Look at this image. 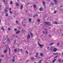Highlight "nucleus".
Masks as SVG:
<instances>
[{
  "label": "nucleus",
  "instance_id": "f257e3e1",
  "mask_svg": "<svg viewBox=\"0 0 63 63\" xmlns=\"http://www.w3.org/2000/svg\"><path fill=\"white\" fill-rule=\"evenodd\" d=\"M38 45L40 47H43V45L42 44H40L38 43Z\"/></svg>",
  "mask_w": 63,
  "mask_h": 63
},
{
  "label": "nucleus",
  "instance_id": "f03ea898",
  "mask_svg": "<svg viewBox=\"0 0 63 63\" xmlns=\"http://www.w3.org/2000/svg\"><path fill=\"white\" fill-rule=\"evenodd\" d=\"M57 48H54V52H56V50H57Z\"/></svg>",
  "mask_w": 63,
  "mask_h": 63
},
{
  "label": "nucleus",
  "instance_id": "7ed1b4c3",
  "mask_svg": "<svg viewBox=\"0 0 63 63\" xmlns=\"http://www.w3.org/2000/svg\"><path fill=\"white\" fill-rule=\"evenodd\" d=\"M53 0L54 1V3L55 4H57V0Z\"/></svg>",
  "mask_w": 63,
  "mask_h": 63
},
{
  "label": "nucleus",
  "instance_id": "20e7f679",
  "mask_svg": "<svg viewBox=\"0 0 63 63\" xmlns=\"http://www.w3.org/2000/svg\"><path fill=\"white\" fill-rule=\"evenodd\" d=\"M19 32H20V31H19L18 30V31H17V32H16V34H18V33H19Z\"/></svg>",
  "mask_w": 63,
  "mask_h": 63
},
{
  "label": "nucleus",
  "instance_id": "39448f33",
  "mask_svg": "<svg viewBox=\"0 0 63 63\" xmlns=\"http://www.w3.org/2000/svg\"><path fill=\"white\" fill-rule=\"evenodd\" d=\"M56 59H54L52 61V62L53 63H54L55 62V61H56Z\"/></svg>",
  "mask_w": 63,
  "mask_h": 63
},
{
  "label": "nucleus",
  "instance_id": "423d86ee",
  "mask_svg": "<svg viewBox=\"0 0 63 63\" xmlns=\"http://www.w3.org/2000/svg\"><path fill=\"white\" fill-rule=\"evenodd\" d=\"M43 10V8L42 7L40 8L39 9V10L40 11H42Z\"/></svg>",
  "mask_w": 63,
  "mask_h": 63
},
{
  "label": "nucleus",
  "instance_id": "0eeeda50",
  "mask_svg": "<svg viewBox=\"0 0 63 63\" xmlns=\"http://www.w3.org/2000/svg\"><path fill=\"white\" fill-rule=\"evenodd\" d=\"M48 22H45V25H47L48 24Z\"/></svg>",
  "mask_w": 63,
  "mask_h": 63
},
{
  "label": "nucleus",
  "instance_id": "6e6552de",
  "mask_svg": "<svg viewBox=\"0 0 63 63\" xmlns=\"http://www.w3.org/2000/svg\"><path fill=\"white\" fill-rule=\"evenodd\" d=\"M30 37V34H29L27 36V39H29Z\"/></svg>",
  "mask_w": 63,
  "mask_h": 63
},
{
  "label": "nucleus",
  "instance_id": "1a4fd4ad",
  "mask_svg": "<svg viewBox=\"0 0 63 63\" xmlns=\"http://www.w3.org/2000/svg\"><path fill=\"white\" fill-rule=\"evenodd\" d=\"M20 9H23V5H21Z\"/></svg>",
  "mask_w": 63,
  "mask_h": 63
},
{
  "label": "nucleus",
  "instance_id": "9d476101",
  "mask_svg": "<svg viewBox=\"0 0 63 63\" xmlns=\"http://www.w3.org/2000/svg\"><path fill=\"white\" fill-rule=\"evenodd\" d=\"M39 54L38 53H36V56L35 57H38V55Z\"/></svg>",
  "mask_w": 63,
  "mask_h": 63
},
{
  "label": "nucleus",
  "instance_id": "9b49d317",
  "mask_svg": "<svg viewBox=\"0 0 63 63\" xmlns=\"http://www.w3.org/2000/svg\"><path fill=\"white\" fill-rule=\"evenodd\" d=\"M7 52V50H4V53H6Z\"/></svg>",
  "mask_w": 63,
  "mask_h": 63
},
{
  "label": "nucleus",
  "instance_id": "f8f14e48",
  "mask_svg": "<svg viewBox=\"0 0 63 63\" xmlns=\"http://www.w3.org/2000/svg\"><path fill=\"white\" fill-rule=\"evenodd\" d=\"M14 52H16V51H17V50H16V49H14Z\"/></svg>",
  "mask_w": 63,
  "mask_h": 63
},
{
  "label": "nucleus",
  "instance_id": "ddd939ff",
  "mask_svg": "<svg viewBox=\"0 0 63 63\" xmlns=\"http://www.w3.org/2000/svg\"><path fill=\"white\" fill-rule=\"evenodd\" d=\"M42 4L43 5H45V2L44 1H43Z\"/></svg>",
  "mask_w": 63,
  "mask_h": 63
},
{
  "label": "nucleus",
  "instance_id": "4468645a",
  "mask_svg": "<svg viewBox=\"0 0 63 63\" xmlns=\"http://www.w3.org/2000/svg\"><path fill=\"white\" fill-rule=\"evenodd\" d=\"M31 59L32 60H35V59L34 58H31Z\"/></svg>",
  "mask_w": 63,
  "mask_h": 63
},
{
  "label": "nucleus",
  "instance_id": "2eb2a0df",
  "mask_svg": "<svg viewBox=\"0 0 63 63\" xmlns=\"http://www.w3.org/2000/svg\"><path fill=\"white\" fill-rule=\"evenodd\" d=\"M12 61L13 62H14L15 61V60L14 59H13L12 60Z\"/></svg>",
  "mask_w": 63,
  "mask_h": 63
},
{
  "label": "nucleus",
  "instance_id": "dca6fc26",
  "mask_svg": "<svg viewBox=\"0 0 63 63\" xmlns=\"http://www.w3.org/2000/svg\"><path fill=\"white\" fill-rule=\"evenodd\" d=\"M10 4H11V5H12V4H13V2L12 1H11L10 2Z\"/></svg>",
  "mask_w": 63,
  "mask_h": 63
},
{
  "label": "nucleus",
  "instance_id": "f3484780",
  "mask_svg": "<svg viewBox=\"0 0 63 63\" xmlns=\"http://www.w3.org/2000/svg\"><path fill=\"white\" fill-rule=\"evenodd\" d=\"M7 12V9H5L4 12V13H6Z\"/></svg>",
  "mask_w": 63,
  "mask_h": 63
},
{
  "label": "nucleus",
  "instance_id": "a211bd4d",
  "mask_svg": "<svg viewBox=\"0 0 63 63\" xmlns=\"http://www.w3.org/2000/svg\"><path fill=\"white\" fill-rule=\"evenodd\" d=\"M32 19H31V18H30L29 19V21L30 22H31V20H32Z\"/></svg>",
  "mask_w": 63,
  "mask_h": 63
},
{
  "label": "nucleus",
  "instance_id": "6ab92c4d",
  "mask_svg": "<svg viewBox=\"0 0 63 63\" xmlns=\"http://www.w3.org/2000/svg\"><path fill=\"white\" fill-rule=\"evenodd\" d=\"M5 15L7 17L8 16V14L7 13H6V14H5Z\"/></svg>",
  "mask_w": 63,
  "mask_h": 63
},
{
  "label": "nucleus",
  "instance_id": "aec40b11",
  "mask_svg": "<svg viewBox=\"0 0 63 63\" xmlns=\"http://www.w3.org/2000/svg\"><path fill=\"white\" fill-rule=\"evenodd\" d=\"M54 23H55V24H58V22H54Z\"/></svg>",
  "mask_w": 63,
  "mask_h": 63
},
{
  "label": "nucleus",
  "instance_id": "412c9836",
  "mask_svg": "<svg viewBox=\"0 0 63 63\" xmlns=\"http://www.w3.org/2000/svg\"><path fill=\"white\" fill-rule=\"evenodd\" d=\"M33 7L34 8H36V5L35 4H34L33 5Z\"/></svg>",
  "mask_w": 63,
  "mask_h": 63
},
{
  "label": "nucleus",
  "instance_id": "4be33fe9",
  "mask_svg": "<svg viewBox=\"0 0 63 63\" xmlns=\"http://www.w3.org/2000/svg\"><path fill=\"white\" fill-rule=\"evenodd\" d=\"M16 6H19V4L18 3H16Z\"/></svg>",
  "mask_w": 63,
  "mask_h": 63
},
{
  "label": "nucleus",
  "instance_id": "5701e85b",
  "mask_svg": "<svg viewBox=\"0 0 63 63\" xmlns=\"http://www.w3.org/2000/svg\"><path fill=\"white\" fill-rule=\"evenodd\" d=\"M40 55L41 56H43V54L42 53H40Z\"/></svg>",
  "mask_w": 63,
  "mask_h": 63
},
{
  "label": "nucleus",
  "instance_id": "b1692460",
  "mask_svg": "<svg viewBox=\"0 0 63 63\" xmlns=\"http://www.w3.org/2000/svg\"><path fill=\"white\" fill-rule=\"evenodd\" d=\"M14 31H17V29L16 28H15L14 29Z\"/></svg>",
  "mask_w": 63,
  "mask_h": 63
},
{
  "label": "nucleus",
  "instance_id": "393cba45",
  "mask_svg": "<svg viewBox=\"0 0 63 63\" xmlns=\"http://www.w3.org/2000/svg\"><path fill=\"white\" fill-rule=\"evenodd\" d=\"M9 12L10 13V14H13V12L11 11H9Z\"/></svg>",
  "mask_w": 63,
  "mask_h": 63
},
{
  "label": "nucleus",
  "instance_id": "a878e982",
  "mask_svg": "<svg viewBox=\"0 0 63 63\" xmlns=\"http://www.w3.org/2000/svg\"><path fill=\"white\" fill-rule=\"evenodd\" d=\"M38 16V15H35L33 16V17H35V16Z\"/></svg>",
  "mask_w": 63,
  "mask_h": 63
},
{
  "label": "nucleus",
  "instance_id": "bb28decb",
  "mask_svg": "<svg viewBox=\"0 0 63 63\" xmlns=\"http://www.w3.org/2000/svg\"><path fill=\"white\" fill-rule=\"evenodd\" d=\"M37 21H38V22H40V20L39 19H38L37 20Z\"/></svg>",
  "mask_w": 63,
  "mask_h": 63
},
{
  "label": "nucleus",
  "instance_id": "cd10ccee",
  "mask_svg": "<svg viewBox=\"0 0 63 63\" xmlns=\"http://www.w3.org/2000/svg\"><path fill=\"white\" fill-rule=\"evenodd\" d=\"M2 29L4 31H5V30H4V28L3 27H2Z\"/></svg>",
  "mask_w": 63,
  "mask_h": 63
},
{
  "label": "nucleus",
  "instance_id": "c85d7f7f",
  "mask_svg": "<svg viewBox=\"0 0 63 63\" xmlns=\"http://www.w3.org/2000/svg\"><path fill=\"white\" fill-rule=\"evenodd\" d=\"M56 12H57L56 11V10L54 12V14H56Z\"/></svg>",
  "mask_w": 63,
  "mask_h": 63
},
{
  "label": "nucleus",
  "instance_id": "c756f323",
  "mask_svg": "<svg viewBox=\"0 0 63 63\" xmlns=\"http://www.w3.org/2000/svg\"><path fill=\"white\" fill-rule=\"evenodd\" d=\"M42 61V60H40L39 61V63H41V61Z\"/></svg>",
  "mask_w": 63,
  "mask_h": 63
},
{
  "label": "nucleus",
  "instance_id": "7c9ffc66",
  "mask_svg": "<svg viewBox=\"0 0 63 63\" xmlns=\"http://www.w3.org/2000/svg\"><path fill=\"white\" fill-rule=\"evenodd\" d=\"M2 1L3 2H5V0H2Z\"/></svg>",
  "mask_w": 63,
  "mask_h": 63
},
{
  "label": "nucleus",
  "instance_id": "2f4dec72",
  "mask_svg": "<svg viewBox=\"0 0 63 63\" xmlns=\"http://www.w3.org/2000/svg\"><path fill=\"white\" fill-rule=\"evenodd\" d=\"M31 35L32 37H33V34H32V33H31Z\"/></svg>",
  "mask_w": 63,
  "mask_h": 63
},
{
  "label": "nucleus",
  "instance_id": "473e14b6",
  "mask_svg": "<svg viewBox=\"0 0 63 63\" xmlns=\"http://www.w3.org/2000/svg\"><path fill=\"white\" fill-rule=\"evenodd\" d=\"M7 41H8V42L10 41V39H7Z\"/></svg>",
  "mask_w": 63,
  "mask_h": 63
},
{
  "label": "nucleus",
  "instance_id": "72a5a7b5",
  "mask_svg": "<svg viewBox=\"0 0 63 63\" xmlns=\"http://www.w3.org/2000/svg\"><path fill=\"white\" fill-rule=\"evenodd\" d=\"M11 29V28H8V30H10Z\"/></svg>",
  "mask_w": 63,
  "mask_h": 63
},
{
  "label": "nucleus",
  "instance_id": "f704fd0d",
  "mask_svg": "<svg viewBox=\"0 0 63 63\" xmlns=\"http://www.w3.org/2000/svg\"><path fill=\"white\" fill-rule=\"evenodd\" d=\"M47 25H48V26H49V25H50V24H49L48 23V24Z\"/></svg>",
  "mask_w": 63,
  "mask_h": 63
},
{
  "label": "nucleus",
  "instance_id": "c9c22d12",
  "mask_svg": "<svg viewBox=\"0 0 63 63\" xmlns=\"http://www.w3.org/2000/svg\"><path fill=\"white\" fill-rule=\"evenodd\" d=\"M2 61V59H0V63H1V62Z\"/></svg>",
  "mask_w": 63,
  "mask_h": 63
},
{
  "label": "nucleus",
  "instance_id": "e433bc0d",
  "mask_svg": "<svg viewBox=\"0 0 63 63\" xmlns=\"http://www.w3.org/2000/svg\"><path fill=\"white\" fill-rule=\"evenodd\" d=\"M58 61H59V62H60V61H61V60L59 59L58 60Z\"/></svg>",
  "mask_w": 63,
  "mask_h": 63
},
{
  "label": "nucleus",
  "instance_id": "4c0bfd02",
  "mask_svg": "<svg viewBox=\"0 0 63 63\" xmlns=\"http://www.w3.org/2000/svg\"><path fill=\"white\" fill-rule=\"evenodd\" d=\"M1 57H4V55H2L1 56Z\"/></svg>",
  "mask_w": 63,
  "mask_h": 63
},
{
  "label": "nucleus",
  "instance_id": "58836bf2",
  "mask_svg": "<svg viewBox=\"0 0 63 63\" xmlns=\"http://www.w3.org/2000/svg\"><path fill=\"white\" fill-rule=\"evenodd\" d=\"M44 31H47V30H46V29H44Z\"/></svg>",
  "mask_w": 63,
  "mask_h": 63
},
{
  "label": "nucleus",
  "instance_id": "ea45409f",
  "mask_svg": "<svg viewBox=\"0 0 63 63\" xmlns=\"http://www.w3.org/2000/svg\"><path fill=\"white\" fill-rule=\"evenodd\" d=\"M15 58V56H14L13 57V59H14Z\"/></svg>",
  "mask_w": 63,
  "mask_h": 63
},
{
  "label": "nucleus",
  "instance_id": "a19ab883",
  "mask_svg": "<svg viewBox=\"0 0 63 63\" xmlns=\"http://www.w3.org/2000/svg\"><path fill=\"white\" fill-rule=\"evenodd\" d=\"M12 9H11V8H10L9 9V11H11Z\"/></svg>",
  "mask_w": 63,
  "mask_h": 63
},
{
  "label": "nucleus",
  "instance_id": "79ce46f5",
  "mask_svg": "<svg viewBox=\"0 0 63 63\" xmlns=\"http://www.w3.org/2000/svg\"><path fill=\"white\" fill-rule=\"evenodd\" d=\"M46 34H47V32H46Z\"/></svg>",
  "mask_w": 63,
  "mask_h": 63
},
{
  "label": "nucleus",
  "instance_id": "37998d69",
  "mask_svg": "<svg viewBox=\"0 0 63 63\" xmlns=\"http://www.w3.org/2000/svg\"><path fill=\"white\" fill-rule=\"evenodd\" d=\"M9 51H10V48H9Z\"/></svg>",
  "mask_w": 63,
  "mask_h": 63
},
{
  "label": "nucleus",
  "instance_id": "c03bdc74",
  "mask_svg": "<svg viewBox=\"0 0 63 63\" xmlns=\"http://www.w3.org/2000/svg\"><path fill=\"white\" fill-rule=\"evenodd\" d=\"M26 53L27 54H28V52H27V51H26Z\"/></svg>",
  "mask_w": 63,
  "mask_h": 63
},
{
  "label": "nucleus",
  "instance_id": "a18cd8bd",
  "mask_svg": "<svg viewBox=\"0 0 63 63\" xmlns=\"http://www.w3.org/2000/svg\"><path fill=\"white\" fill-rule=\"evenodd\" d=\"M9 54H10V51H9Z\"/></svg>",
  "mask_w": 63,
  "mask_h": 63
},
{
  "label": "nucleus",
  "instance_id": "49530a36",
  "mask_svg": "<svg viewBox=\"0 0 63 63\" xmlns=\"http://www.w3.org/2000/svg\"><path fill=\"white\" fill-rule=\"evenodd\" d=\"M57 54V53H55L54 54Z\"/></svg>",
  "mask_w": 63,
  "mask_h": 63
},
{
  "label": "nucleus",
  "instance_id": "de8ad7c7",
  "mask_svg": "<svg viewBox=\"0 0 63 63\" xmlns=\"http://www.w3.org/2000/svg\"><path fill=\"white\" fill-rule=\"evenodd\" d=\"M59 44H60V43H58V45H59Z\"/></svg>",
  "mask_w": 63,
  "mask_h": 63
},
{
  "label": "nucleus",
  "instance_id": "09e8293b",
  "mask_svg": "<svg viewBox=\"0 0 63 63\" xmlns=\"http://www.w3.org/2000/svg\"><path fill=\"white\" fill-rule=\"evenodd\" d=\"M49 48V47H47V49H48V48Z\"/></svg>",
  "mask_w": 63,
  "mask_h": 63
},
{
  "label": "nucleus",
  "instance_id": "8fccbe9b",
  "mask_svg": "<svg viewBox=\"0 0 63 63\" xmlns=\"http://www.w3.org/2000/svg\"><path fill=\"white\" fill-rule=\"evenodd\" d=\"M20 50H21V51H23V50H22V49H21Z\"/></svg>",
  "mask_w": 63,
  "mask_h": 63
},
{
  "label": "nucleus",
  "instance_id": "3c124183",
  "mask_svg": "<svg viewBox=\"0 0 63 63\" xmlns=\"http://www.w3.org/2000/svg\"><path fill=\"white\" fill-rule=\"evenodd\" d=\"M51 45H53V43H51Z\"/></svg>",
  "mask_w": 63,
  "mask_h": 63
},
{
  "label": "nucleus",
  "instance_id": "603ef678",
  "mask_svg": "<svg viewBox=\"0 0 63 63\" xmlns=\"http://www.w3.org/2000/svg\"><path fill=\"white\" fill-rule=\"evenodd\" d=\"M44 31L43 32V33L44 34L45 33V32Z\"/></svg>",
  "mask_w": 63,
  "mask_h": 63
},
{
  "label": "nucleus",
  "instance_id": "864d4df0",
  "mask_svg": "<svg viewBox=\"0 0 63 63\" xmlns=\"http://www.w3.org/2000/svg\"><path fill=\"white\" fill-rule=\"evenodd\" d=\"M51 43L49 44V46H51Z\"/></svg>",
  "mask_w": 63,
  "mask_h": 63
},
{
  "label": "nucleus",
  "instance_id": "5fc2aeb1",
  "mask_svg": "<svg viewBox=\"0 0 63 63\" xmlns=\"http://www.w3.org/2000/svg\"><path fill=\"white\" fill-rule=\"evenodd\" d=\"M32 54V53H30L29 54H30V55H31Z\"/></svg>",
  "mask_w": 63,
  "mask_h": 63
},
{
  "label": "nucleus",
  "instance_id": "6e6d98bb",
  "mask_svg": "<svg viewBox=\"0 0 63 63\" xmlns=\"http://www.w3.org/2000/svg\"><path fill=\"white\" fill-rule=\"evenodd\" d=\"M51 5H53V3H51Z\"/></svg>",
  "mask_w": 63,
  "mask_h": 63
},
{
  "label": "nucleus",
  "instance_id": "4d7b16f0",
  "mask_svg": "<svg viewBox=\"0 0 63 63\" xmlns=\"http://www.w3.org/2000/svg\"><path fill=\"white\" fill-rule=\"evenodd\" d=\"M16 23H17L18 22V21H16Z\"/></svg>",
  "mask_w": 63,
  "mask_h": 63
},
{
  "label": "nucleus",
  "instance_id": "13d9d810",
  "mask_svg": "<svg viewBox=\"0 0 63 63\" xmlns=\"http://www.w3.org/2000/svg\"><path fill=\"white\" fill-rule=\"evenodd\" d=\"M60 7H62V5H60Z\"/></svg>",
  "mask_w": 63,
  "mask_h": 63
},
{
  "label": "nucleus",
  "instance_id": "bf43d9fd",
  "mask_svg": "<svg viewBox=\"0 0 63 63\" xmlns=\"http://www.w3.org/2000/svg\"><path fill=\"white\" fill-rule=\"evenodd\" d=\"M49 37H50V36H51V35H49Z\"/></svg>",
  "mask_w": 63,
  "mask_h": 63
},
{
  "label": "nucleus",
  "instance_id": "052dcab7",
  "mask_svg": "<svg viewBox=\"0 0 63 63\" xmlns=\"http://www.w3.org/2000/svg\"><path fill=\"white\" fill-rule=\"evenodd\" d=\"M56 57H56H56H54V58H56Z\"/></svg>",
  "mask_w": 63,
  "mask_h": 63
},
{
  "label": "nucleus",
  "instance_id": "680f3d73",
  "mask_svg": "<svg viewBox=\"0 0 63 63\" xmlns=\"http://www.w3.org/2000/svg\"><path fill=\"white\" fill-rule=\"evenodd\" d=\"M21 23H22V24L23 23V22H22Z\"/></svg>",
  "mask_w": 63,
  "mask_h": 63
},
{
  "label": "nucleus",
  "instance_id": "e2e57ef3",
  "mask_svg": "<svg viewBox=\"0 0 63 63\" xmlns=\"http://www.w3.org/2000/svg\"><path fill=\"white\" fill-rule=\"evenodd\" d=\"M29 61L28 60L27 61V62H28Z\"/></svg>",
  "mask_w": 63,
  "mask_h": 63
},
{
  "label": "nucleus",
  "instance_id": "0e129e2a",
  "mask_svg": "<svg viewBox=\"0 0 63 63\" xmlns=\"http://www.w3.org/2000/svg\"><path fill=\"white\" fill-rule=\"evenodd\" d=\"M8 10H9V8H8Z\"/></svg>",
  "mask_w": 63,
  "mask_h": 63
},
{
  "label": "nucleus",
  "instance_id": "69168bd1",
  "mask_svg": "<svg viewBox=\"0 0 63 63\" xmlns=\"http://www.w3.org/2000/svg\"><path fill=\"white\" fill-rule=\"evenodd\" d=\"M0 23H1V21H0Z\"/></svg>",
  "mask_w": 63,
  "mask_h": 63
},
{
  "label": "nucleus",
  "instance_id": "338daca9",
  "mask_svg": "<svg viewBox=\"0 0 63 63\" xmlns=\"http://www.w3.org/2000/svg\"><path fill=\"white\" fill-rule=\"evenodd\" d=\"M17 1H18V0H17Z\"/></svg>",
  "mask_w": 63,
  "mask_h": 63
},
{
  "label": "nucleus",
  "instance_id": "774afa93",
  "mask_svg": "<svg viewBox=\"0 0 63 63\" xmlns=\"http://www.w3.org/2000/svg\"><path fill=\"white\" fill-rule=\"evenodd\" d=\"M15 43H16V42H15L14 43V44H15Z\"/></svg>",
  "mask_w": 63,
  "mask_h": 63
}]
</instances>
